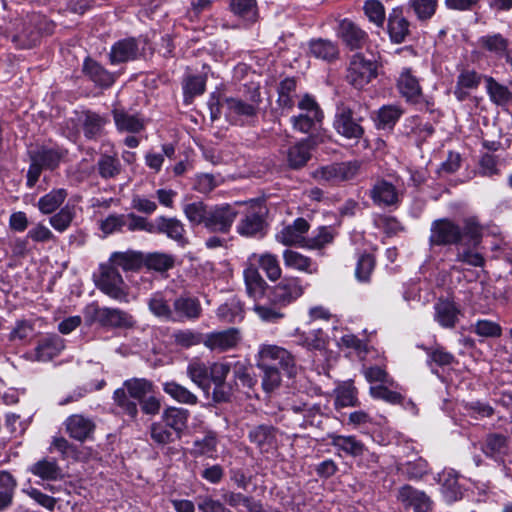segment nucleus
Masks as SVG:
<instances>
[{"instance_id":"obj_1","label":"nucleus","mask_w":512,"mask_h":512,"mask_svg":"<svg viewBox=\"0 0 512 512\" xmlns=\"http://www.w3.org/2000/svg\"><path fill=\"white\" fill-rule=\"evenodd\" d=\"M483 228L475 217L463 221L464 240L457 247L456 261L472 267H482L485 263L478 247L482 241Z\"/></svg>"},{"instance_id":"obj_2","label":"nucleus","mask_w":512,"mask_h":512,"mask_svg":"<svg viewBox=\"0 0 512 512\" xmlns=\"http://www.w3.org/2000/svg\"><path fill=\"white\" fill-rule=\"evenodd\" d=\"M152 388V383L143 378L126 380L122 388L115 390L114 401L127 415L134 418L138 413L137 404L128 395L141 401L152 392Z\"/></svg>"},{"instance_id":"obj_3","label":"nucleus","mask_w":512,"mask_h":512,"mask_svg":"<svg viewBox=\"0 0 512 512\" xmlns=\"http://www.w3.org/2000/svg\"><path fill=\"white\" fill-rule=\"evenodd\" d=\"M257 366L258 368L277 367L291 376L295 370V359L283 347L273 344H262L257 354Z\"/></svg>"},{"instance_id":"obj_4","label":"nucleus","mask_w":512,"mask_h":512,"mask_svg":"<svg viewBox=\"0 0 512 512\" xmlns=\"http://www.w3.org/2000/svg\"><path fill=\"white\" fill-rule=\"evenodd\" d=\"M377 76V63L367 59L364 55L356 53L352 56L347 79L355 88L361 89Z\"/></svg>"},{"instance_id":"obj_5","label":"nucleus","mask_w":512,"mask_h":512,"mask_svg":"<svg viewBox=\"0 0 512 512\" xmlns=\"http://www.w3.org/2000/svg\"><path fill=\"white\" fill-rule=\"evenodd\" d=\"M97 287L105 294L118 301L127 302V291L122 276L110 264L100 266V275L96 281Z\"/></svg>"},{"instance_id":"obj_6","label":"nucleus","mask_w":512,"mask_h":512,"mask_svg":"<svg viewBox=\"0 0 512 512\" xmlns=\"http://www.w3.org/2000/svg\"><path fill=\"white\" fill-rule=\"evenodd\" d=\"M463 225L459 226L449 219L435 220L430 229L431 245L460 244L464 240Z\"/></svg>"},{"instance_id":"obj_7","label":"nucleus","mask_w":512,"mask_h":512,"mask_svg":"<svg viewBox=\"0 0 512 512\" xmlns=\"http://www.w3.org/2000/svg\"><path fill=\"white\" fill-rule=\"evenodd\" d=\"M359 166L356 162L333 163L312 172V177L320 183H339L354 178Z\"/></svg>"},{"instance_id":"obj_8","label":"nucleus","mask_w":512,"mask_h":512,"mask_svg":"<svg viewBox=\"0 0 512 512\" xmlns=\"http://www.w3.org/2000/svg\"><path fill=\"white\" fill-rule=\"evenodd\" d=\"M301 110L298 116L291 118L292 126L301 133H309L321 122L323 118L322 111L317 103L309 96H305L298 104Z\"/></svg>"},{"instance_id":"obj_9","label":"nucleus","mask_w":512,"mask_h":512,"mask_svg":"<svg viewBox=\"0 0 512 512\" xmlns=\"http://www.w3.org/2000/svg\"><path fill=\"white\" fill-rule=\"evenodd\" d=\"M237 215L238 211L229 204L211 206L205 228L210 232L226 234Z\"/></svg>"},{"instance_id":"obj_10","label":"nucleus","mask_w":512,"mask_h":512,"mask_svg":"<svg viewBox=\"0 0 512 512\" xmlns=\"http://www.w3.org/2000/svg\"><path fill=\"white\" fill-rule=\"evenodd\" d=\"M45 18L38 14L29 16L27 21L22 23L21 30H17L12 36V40L21 48H30L39 40L42 31L48 32V29L42 27Z\"/></svg>"},{"instance_id":"obj_11","label":"nucleus","mask_w":512,"mask_h":512,"mask_svg":"<svg viewBox=\"0 0 512 512\" xmlns=\"http://www.w3.org/2000/svg\"><path fill=\"white\" fill-rule=\"evenodd\" d=\"M304 288L297 277L283 278L272 290V301L280 306H287L301 297Z\"/></svg>"},{"instance_id":"obj_12","label":"nucleus","mask_w":512,"mask_h":512,"mask_svg":"<svg viewBox=\"0 0 512 512\" xmlns=\"http://www.w3.org/2000/svg\"><path fill=\"white\" fill-rule=\"evenodd\" d=\"M261 96L258 89H254L248 101L240 98H225L222 106L229 116L252 118L257 115Z\"/></svg>"},{"instance_id":"obj_13","label":"nucleus","mask_w":512,"mask_h":512,"mask_svg":"<svg viewBox=\"0 0 512 512\" xmlns=\"http://www.w3.org/2000/svg\"><path fill=\"white\" fill-rule=\"evenodd\" d=\"M64 340L58 335H48L40 340L34 351L25 354L30 361L47 362L58 356L64 349Z\"/></svg>"},{"instance_id":"obj_14","label":"nucleus","mask_w":512,"mask_h":512,"mask_svg":"<svg viewBox=\"0 0 512 512\" xmlns=\"http://www.w3.org/2000/svg\"><path fill=\"white\" fill-rule=\"evenodd\" d=\"M265 222L261 206H251L237 224V232L244 237H262Z\"/></svg>"},{"instance_id":"obj_15","label":"nucleus","mask_w":512,"mask_h":512,"mask_svg":"<svg viewBox=\"0 0 512 512\" xmlns=\"http://www.w3.org/2000/svg\"><path fill=\"white\" fill-rule=\"evenodd\" d=\"M397 500L405 508L412 507L414 512H430L432 502L425 492L418 490L410 485H404L398 489Z\"/></svg>"},{"instance_id":"obj_16","label":"nucleus","mask_w":512,"mask_h":512,"mask_svg":"<svg viewBox=\"0 0 512 512\" xmlns=\"http://www.w3.org/2000/svg\"><path fill=\"white\" fill-rule=\"evenodd\" d=\"M95 320L102 326L131 328L136 321L132 315L116 308L102 307L95 310Z\"/></svg>"},{"instance_id":"obj_17","label":"nucleus","mask_w":512,"mask_h":512,"mask_svg":"<svg viewBox=\"0 0 512 512\" xmlns=\"http://www.w3.org/2000/svg\"><path fill=\"white\" fill-rule=\"evenodd\" d=\"M241 337L236 328H230L221 332L206 334L203 344L212 351H227L237 346Z\"/></svg>"},{"instance_id":"obj_18","label":"nucleus","mask_w":512,"mask_h":512,"mask_svg":"<svg viewBox=\"0 0 512 512\" xmlns=\"http://www.w3.org/2000/svg\"><path fill=\"white\" fill-rule=\"evenodd\" d=\"M229 372L230 365L228 363L216 362L209 366V383L213 382L215 385L213 399L216 402L226 401L230 396V388L225 383Z\"/></svg>"},{"instance_id":"obj_19","label":"nucleus","mask_w":512,"mask_h":512,"mask_svg":"<svg viewBox=\"0 0 512 512\" xmlns=\"http://www.w3.org/2000/svg\"><path fill=\"white\" fill-rule=\"evenodd\" d=\"M334 126L339 134L348 139H359L364 133L362 126L353 118L352 110L345 106L338 108Z\"/></svg>"},{"instance_id":"obj_20","label":"nucleus","mask_w":512,"mask_h":512,"mask_svg":"<svg viewBox=\"0 0 512 512\" xmlns=\"http://www.w3.org/2000/svg\"><path fill=\"white\" fill-rule=\"evenodd\" d=\"M397 88L402 97L411 103H419L422 89L419 80L410 68H403L398 80Z\"/></svg>"},{"instance_id":"obj_21","label":"nucleus","mask_w":512,"mask_h":512,"mask_svg":"<svg viewBox=\"0 0 512 512\" xmlns=\"http://www.w3.org/2000/svg\"><path fill=\"white\" fill-rule=\"evenodd\" d=\"M243 279L249 297L258 300L264 296L267 283L259 273L258 268L249 259H247L243 270Z\"/></svg>"},{"instance_id":"obj_22","label":"nucleus","mask_w":512,"mask_h":512,"mask_svg":"<svg viewBox=\"0 0 512 512\" xmlns=\"http://www.w3.org/2000/svg\"><path fill=\"white\" fill-rule=\"evenodd\" d=\"M309 229L308 222L303 218H297L292 225L284 227L276 234V240L286 246H304L305 233Z\"/></svg>"},{"instance_id":"obj_23","label":"nucleus","mask_w":512,"mask_h":512,"mask_svg":"<svg viewBox=\"0 0 512 512\" xmlns=\"http://www.w3.org/2000/svg\"><path fill=\"white\" fill-rule=\"evenodd\" d=\"M65 426L69 436L81 442L90 439L95 430L94 422L81 414L69 416L65 421Z\"/></svg>"},{"instance_id":"obj_24","label":"nucleus","mask_w":512,"mask_h":512,"mask_svg":"<svg viewBox=\"0 0 512 512\" xmlns=\"http://www.w3.org/2000/svg\"><path fill=\"white\" fill-rule=\"evenodd\" d=\"M292 337L297 345L309 351L324 350L328 342L327 335L321 328L312 329L310 331H303L300 328H296Z\"/></svg>"},{"instance_id":"obj_25","label":"nucleus","mask_w":512,"mask_h":512,"mask_svg":"<svg viewBox=\"0 0 512 512\" xmlns=\"http://www.w3.org/2000/svg\"><path fill=\"white\" fill-rule=\"evenodd\" d=\"M338 35L351 49L363 47L368 38L364 30L348 19H344L339 23Z\"/></svg>"},{"instance_id":"obj_26","label":"nucleus","mask_w":512,"mask_h":512,"mask_svg":"<svg viewBox=\"0 0 512 512\" xmlns=\"http://www.w3.org/2000/svg\"><path fill=\"white\" fill-rule=\"evenodd\" d=\"M315 142L313 138L301 140L287 150V163L292 169H299L306 165L311 157V149Z\"/></svg>"},{"instance_id":"obj_27","label":"nucleus","mask_w":512,"mask_h":512,"mask_svg":"<svg viewBox=\"0 0 512 512\" xmlns=\"http://www.w3.org/2000/svg\"><path fill=\"white\" fill-rule=\"evenodd\" d=\"M292 410L295 413L302 414L303 421L300 425L303 426H320L322 423V418L329 412V407L327 405H321L320 403L313 404H302V405H293Z\"/></svg>"},{"instance_id":"obj_28","label":"nucleus","mask_w":512,"mask_h":512,"mask_svg":"<svg viewBox=\"0 0 512 512\" xmlns=\"http://www.w3.org/2000/svg\"><path fill=\"white\" fill-rule=\"evenodd\" d=\"M139 53L138 42L134 38L123 39L116 42L110 52L112 64L123 63L137 58Z\"/></svg>"},{"instance_id":"obj_29","label":"nucleus","mask_w":512,"mask_h":512,"mask_svg":"<svg viewBox=\"0 0 512 512\" xmlns=\"http://www.w3.org/2000/svg\"><path fill=\"white\" fill-rule=\"evenodd\" d=\"M482 76L474 70L464 69L458 77L454 89V95L458 101H464L469 96L471 90L477 89L480 85Z\"/></svg>"},{"instance_id":"obj_30","label":"nucleus","mask_w":512,"mask_h":512,"mask_svg":"<svg viewBox=\"0 0 512 512\" xmlns=\"http://www.w3.org/2000/svg\"><path fill=\"white\" fill-rule=\"evenodd\" d=\"M370 197L378 206L394 205L399 200V195L393 184L385 181H377L370 190Z\"/></svg>"},{"instance_id":"obj_31","label":"nucleus","mask_w":512,"mask_h":512,"mask_svg":"<svg viewBox=\"0 0 512 512\" xmlns=\"http://www.w3.org/2000/svg\"><path fill=\"white\" fill-rule=\"evenodd\" d=\"M113 119L117 130L120 132L136 134L145 128V122L143 118L137 114H130L123 109H114Z\"/></svg>"},{"instance_id":"obj_32","label":"nucleus","mask_w":512,"mask_h":512,"mask_svg":"<svg viewBox=\"0 0 512 512\" xmlns=\"http://www.w3.org/2000/svg\"><path fill=\"white\" fill-rule=\"evenodd\" d=\"M434 309V319L441 327L453 328L456 325L460 310L453 301L439 300Z\"/></svg>"},{"instance_id":"obj_33","label":"nucleus","mask_w":512,"mask_h":512,"mask_svg":"<svg viewBox=\"0 0 512 512\" xmlns=\"http://www.w3.org/2000/svg\"><path fill=\"white\" fill-rule=\"evenodd\" d=\"M248 259L253 262L255 266L258 264L270 281L274 282L281 278L282 269L276 255L268 252L263 254L253 253Z\"/></svg>"},{"instance_id":"obj_34","label":"nucleus","mask_w":512,"mask_h":512,"mask_svg":"<svg viewBox=\"0 0 512 512\" xmlns=\"http://www.w3.org/2000/svg\"><path fill=\"white\" fill-rule=\"evenodd\" d=\"M173 321L181 322L185 319H196L201 314V306L198 300L193 298H178L173 302Z\"/></svg>"},{"instance_id":"obj_35","label":"nucleus","mask_w":512,"mask_h":512,"mask_svg":"<svg viewBox=\"0 0 512 512\" xmlns=\"http://www.w3.org/2000/svg\"><path fill=\"white\" fill-rule=\"evenodd\" d=\"M388 33L394 43H402L409 33V23L398 8L392 10L388 16Z\"/></svg>"},{"instance_id":"obj_36","label":"nucleus","mask_w":512,"mask_h":512,"mask_svg":"<svg viewBox=\"0 0 512 512\" xmlns=\"http://www.w3.org/2000/svg\"><path fill=\"white\" fill-rule=\"evenodd\" d=\"M171 299L164 292H155L148 300L149 311L157 318L164 321H173V308Z\"/></svg>"},{"instance_id":"obj_37","label":"nucleus","mask_w":512,"mask_h":512,"mask_svg":"<svg viewBox=\"0 0 512 512\" xmlns=\"http://www.w3.org/2000/svg\"><path fill=\"white\" fill-rule=\"evenodd\" d=\"M189 412L183 408L169 407L163 411L162 421L180 438L187 426Z\"/></svg>"},{"instance_id":"obj_38","label":"nucleus","mask_w":512,"mask_h":512,"mask_svg":"<svg viewBox=\"0 0 512 512\" xmlns=\"http://www.w3.org/2000/svg\"><path fill=\"white\" fill-rule=\"evenodd\" d=\"M155 233L166 234L169 238L183 242L185 228L183 223L176 218L157 217L154 221Z\"/></svg>"},{"instance_id":"obj_39","label":"nucleus","mask_w":512,"mask_h":512,"mask_svg":"<svg viewBox=\"0 0 512 512\" xmlns=\"http://www.w3.org/2000/svg\"><path fill=\"white\" fill-rule=\"evenodd\" d=\"M283 260L287 268L308 274H314L318 271L317 265L313 263L309 257H306L294 250H285L283 252Z\"/></svg>"},{"instance_id":"obj_40","label":"nucleus","mask_w":512,"mask_h":512,"mask_svg":"<svg viewBox=\"0 0 512 512\" xmlns=\"http://www.w3.org/2000/svg\"><path fill=\"white\" fill-rule=\"evenodd\" d=\"M143 258L140 253L133 251L114 252L109 258V264L116 269L122 268L125 271L137 270L141 267Z\"/></svg>"},{"instance_id":"obj_41","label":"nucleus","mask_w":512,"mask_h":512,"mask_svg":"<svg viewBox=\"0 0 512 512\" xmlns=\"http://www.w3.org/2000/svg\"><path fill=\"white\" fill-rule=\"evenodd\" d=\"M309 52L313 57L324 61H332L339 55L337 44L326 39L311 40Z\"/></svg>"},{"instance_id":"obj_42","label":"nucleus","mask_w":512,"mask_h":512,"mask_svg":"<svg viewBox=\"0 0 512 512\" xmlns=\"http://www.w3.org/2000/svg\"><path fill=\"white\" fill-rule=\"evenodd\" d=\"M332 446L344 453L357 457L363 454L364 444L354 436H343L338 434L329 435Z\"/></svg>"},{"instance_id":"obj_43","label":"nucleus","mask_w":512,"mask_h":512,"mask_svg":"<svg viewBox=\"0 0 512 512\" xmlns=\"http://www.w3.org/2000/svg\"><path fill=\"white\" fill-rule=\"evenodd\" d=\"M485 82L486 92L494 104L505 106L512 100V92L507 86L500 84L492 77H485Z\"/></svg>"},{"instance_id":"obj_44","label":"nucleus","mask_w":512,"mask_h":512,"mask_svg":"<svg viewBox=\"0 0 512 512\" xmlns=\"http://www.w3.org/2000/svg\"><path fill=\"white\" fill-rule=\"evenodd\" d=\"M243 307L237 298H231L217 309V316L227 323L239 322L243 319Z\"/></svg>"},{"instance_id":"obj_45","label":"nucleus","mask_w":512,"mask_h":512,"mask_svg":"<svg viewBox=\"0 0 512 512\" xmlns=\"http://www.w3.org/2000/svg\"><path fill=\"white\" fill-rule=\"evenodd\" d=\"M67 195L63 188L53 189L38 200V208L43 214H51L63 204Z\"/></svg>"},{"instance_id":"obj_46","label":"nucleus","mask_w":512,"mask_h":512,"mask_svg":"<svg viewBox=\"0 0 512 512\" xmlns=\"http://www.w3.org/2000/svg\"><path fill=\"white\" fill-rule=\"evenodd\" d=\"M83 70L92 81L100 86L107 87L114 82V76L93 60L87 59L84 62Z\"/></svg>"},{"instance_id":"obj_47","label":"nucleus","mask_w":512,"mask_h":512,"mask_svg":"<svg viewBox=\"0 0 512 512\" xmlns=\"http://www.w3.org/2000/svg\"><path fill=\"white\" fill-rule=\"evenodd\" d=\"M211 206L206 205L202 201H194L183 206V212L188 221L192 225H206V219Z\"/></svg>"},{"instance_id":"obj_48","label":"nucleus","mask_w":512,"mask_h":512,"mask_svg":"<svg viewBox=\"0 0 512 512\" xmlns=\"http://www.w3.org/2000/svg\"><path fill=\"white\" fill-rule=\"evenodd\" d=\"M187 375L193 383L204 391L209 390V366L199 360L188 364Z\"/></svg>"},{"instance_id":"obj_49","label":"nucleus","mask_w":512,"mask_h":512,"mask_svg":"<svg viewBox=\"0 0 512 512\" xmlns=\"http://www.w3.org/2000/svg\"><path fill=\"white\" fill-rule=\"evenodd\" d=\"M217 436L214 432H208L202 439H195L190 450L193 456H207L213 458L217 450Z\"/></svg>"},{"instance_id":"obj_50","label":"nucleus","mask_w":512,"mask_h":512,"mask_svg":"<svg viewBox=\"0 0 512 512\" xmlns=\"http://www.w3.org/2000/svg\"><path fill=\"white\" fill-rule=\"evenodd\" d=\"M442 485V493L448 502L456 501L461 496L460 486L458 485L457 475L453 470L444 471L439 476Z\"/></svg>"},{"instance_id":"obj_51","label":"nucleus","mask_w":512,"mask_h":512,"mask_svg":"<svg viewBox=\"0 0 512 512\" xmlns=\"http://www.w3.org/2000/svg\"><path fill=\"white\" fill-rule=\"evenodd\" d=\"M163 390L177 402L188 405H194L197 403L198 399L195 394L174 381L164 383Z\"/></svg>"},{"instance_id":"obj_52","label":"nucleus","mask_w":512,"mask_h":512,"mask_svg":"<svg viewBox=\"0 0 512 512\" xmlns=\"http://www.w3.org/2000/svg\"><path fill=\"white\" fill-rule=\"evenodd\" d=\"M363 11L368 21L382 28L386 19L385 7L379 0H365Z\"/></svg>"},{"instance_id":"obj_53","label":"nucleus","mask_w":512,"mask_h":512,"mask_svg":"<svg viewBox=\"0 0 512 512\" xmlns=\"http://www.w3.org/2000/svg\"><path fill=\"white\" fill-rule=\"evenodd\" d=\"M30 471L45 480H57L61 477V470L54 460H40L30 468Z\"/></svg>"},{"instance_id":"obj_54","label":"nucleus","mask_w":512,"mask_h":512,"mask_svg":"<svg viewBox=\"0 0 512 512\" xmlns=\"http://www.w3.org/2000/svg\"><path fill=\"white\" fill-rule=\"evenodd\" d=\"M403 111L397 105H386L379 109L376 125L378 128L390 129L399 120Z\"/></svg>"},{"instance_id":"obj_55","label":"nucleus","mask_w":512,"mask_h":512,"mask_svg":"<svg viewBox=\"0 0 512 512\" xmlns=\"http://www.w3.org/2000/svg\"><path fill=\"white\" fill-rule=\"evenodd\" d=\"M231 11L238 17L247 20L255 21L257 17V3L256 0H231Z\"/></svg>"},{"instance_id":"obj_56","label":"nucleus","mask_w":512,"mask_h":512,"mask_svg":"<svg viewBox=\"0 0 512 512\" xmlns=\"http://www.w3.org/2000/svg\"><path fill=\"white\" fill-rule=\"evenodd\" d=\"M335 392V406L337 408L353 407L357 405V390L352 384L345 383L339 386Z\"/></svg>"},{"instance_id":"obj_57","label":"nucleus","mask_w":512,"mask_h":512,"mask_svg":"<svg viewBox=\"0 0 512 512\" xmlns=\"http://www.w3.org/2000/svg\"><path fill=\"white\" fill-rule=\"evenodd\" d=\"M30 153L44 168L47 169H54L57 167L62 158V154L58 150L51 148L42 147L36 151H31Z\"/></svg>"},{"instance_id":"obj_58","label":"nucleus","mask_w":512,"mask_h":512,"mask_svg":"<svg viewBox=\"0 0 512 512\" xmlns=\"http://www.w3.org/2000/svg\"><path fill=\"white\" fill-rule=\"evenodd\" d=\"M74 216V209L66 205L59 212L50 217L49 223L57 232L62 233L70 227Z\"/></svg>"},{"instance_id":"obj_59","label":"nucleus","mask_w":512,"mask_h":512,"mask_svg":"<svg viewBox=\"0 0 512 512\" xmlns=\"http://www.w3.org/2000/svg\"><path fill=\"white\" fill-rule=\"evenodd\" d=\"M507 451V439L498 434L487 437L483 452L490 457L497 458Z\"/></svg>"},{"instance_id":"obj_60","label":"nucleus","mask_w":512,"mask_h":512,"mask_svg":"<svg viewBox=\"0 0 512 512\" xmlns=\"http://www.w3.org/2000/svg\"><path fill=\"white\" fill-rule=\"evenodd\" d=\"M143 262L149 269L159 272L166 271L173 267L174 259L172 256L164 253H151L148 254Z\"/></svg>"},{"instance_id":"obj_61","label":"nucleus","mask_w":512,"mask_h":512,"mask_svg":"<svg viewBox=\"0 0 512 512\" xmlns=\"http://www.w3.org/2000/svg\"><path fill=\"white\" fill-rule=\"evenodd\" d=\"M472 331L484 338H497L502 334L501 326L497 322L487 319L477 320L473 325Z\"/></svg>"},{"instance_id":"obj_62","label":"nucleus","mask_w":512,"mask_h":512,"mask_svg":"<svg viewBox=\"0 0 512 512\" xmlns=\"http://www.w3.org/2000/svg\"><path fill=\"white\" fill-rule=\"evenodd\" d=\"M296 82L294 79L287 78L283 80L278 88V104L283 108H292L294 105L293 94L295 92Z\"/></svg>"},{"instance_id":"obj_63","label":"nucleus","mask_w":512,"mask_h":512,"mask_svg":"<svg viewBox=\"0 0 512 512\" xmlns=\"http://www.w3.org/2000/svg\"><path fill=\"white\" fill-rule=\"evenodd\" d=\"M105 123L106 121L100 115L88 112L83 122L85 136L90 139L97 137L101 133Z\"/></svg>"},{"instance_id":"obj_64","label":"nucleus","mask_w":512,"mask_h":512,"mask_svg":"<svg viewBox=\"0 0 512 512\" xmlns=\"http://www.w3.org/2000/svg\"><path fill=\"white\" fill-rule=\"evenodd\" d=\"M99 174L103 178H113L120 173L121 164L118 159L104 155L98 161Z\"/></svg>"}]
</instances>
